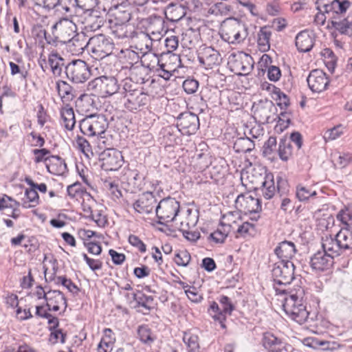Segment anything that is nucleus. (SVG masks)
<instances>
[{"label":"nucleus","mask_w":352,"mask_h":352,"mask_svg":"<svg viewBox=\"0 0 352 352\" xmlns=\"http://www.w3.org/2000/svg\"><path fill=\"white\" fill-rule=\"evenodd\" d=\"M295 266L289 260L276 263L272 269V276L274 282V288L276 294H285L286 286L294 279Z\"/></svg>","instance_id":"obj_1"},{"label":"nucleus","mask_w":352,"mask_h":352,"mask_svg":"<svg viewBox=\"0 0 352 352\" xmlns=\"http://www.w3.org/2000/svg\"><path fill=\"white\" fill-rule=\"evenodd\" d=\"M221 38L230 44H239L247 38L248 29L246 24L235 18H228L220 28Z\"/></svg>","instance_id":"obj_2"},{"label":"nucleus","mask_w":352,"mask_h":352,"mask_svg":"<svg viewBox=\"0 0 352 352\" xmlns=\"http://www.w3.org/2000/svg\"><path fill=\"white\" fill-rule=\"evenodd\" d=\"M322 241V248H326L334 255L340 256L346 250H352V230L349 228H342L334 237L325 236Z\"/></svg>","instance_id":"obj_3"},{"label":"nucleus","mask_w":352,"mask_h":352,"mask_svg":"<svg viewBox=\"0 0 352 352\" xmlns=\"http://www.w3.org/2000/svg\"><path fill=\"white\" fill-rule=\"evenodd\" d=\"M124 92L116 95V99H120L124 108L131 112L140 111L148 102V96L142 89H128L124 85Z\"/></svg>","instance_id":"obj_4"},{"label":"nucleus","mask_w":352,"mask_h":352,"mask_svg":"<svg viewBox=\"0 0 352 352\" xmlns=\"http://www.w3.org/2000/svg\"><path fill=\"white\" fill-rule=\"evenodd\" d=\"M283 309L292 320L298 324H303L309 319V313L306 306L302 300L295 294H291L285 298Z\"/></svg>","instance_id":"obj_5"},{"label":"nucleus","mask_w":352,"mask_h":352,"mask_svg":"<svg viewBox=\"0 0 352 352\" xmlns=\"http://www.w3.org/2000/svg\"><path fill=\"white\" fill-rule=\"evenodd\" d=\"M119 85L118 80L113 76H102L90 81L87 85V89L92 91L103 97L118 94Z\"/></svg>","instance_id":"obj_6"},{"label":"nucleus","mask_w":352,"mask_h":352,"mask_svg":"<svg viewBox=\"0 0 352 352\" xmlns=\"http://www.w3.org/2000/svg\"><path fill=\"white\" fill-rule=\"evenodd\" d=\"M179 202L175 198L167 197L162 199L155 208L157 223L164 225L165 222L175 220L179 211Z\"/></svg>","instance_id":"obj_7"},{"label":"nucleus","mask_w":352,"mask_h":352,"mask_svg":"<svg viewBox=\"0 0 352 352\" xmlns=\"http://www.w3.org/2000/svg\"><path fill=\"white\" fill-rule=\"evenodd\" d=\"M113 50V43L103 34H97L89 38V50L95 59H102L108 56Z\"/></svg>","instance_id":"obj_8"},{"label":"nucleus","mask_w":352,"mask_h":352,"mask_svg":"<svg viewBox=\"0 0 352 352\" xmlns=\"http://www.w3.org/2000/svg\"><path fill=\"white\" fill-rule=\"evenodd\" d=\"M67 78L74 83H83L91 76L89 65L84 60L78 59L68 63L65 68Z\"/></svg>","instance_id":"obj_9"},{"label":"nucleus","mask_w":352,"mask_h":352,"mask_svg":"<svg viewBox=\"0 0 352 352\" xmlns=\"http://www.w3.org/2000/svg\"><path fill=\"white\" fill-rule=\"evenodd\" d=\"M100 167L105 171H115L120 168L123 162L122 153L115 148H109L99 153Z\"/></svg>","instance_id":"obj_10"},{"label":"nucleus","mask_w":352,"mask_h":352,"mask_svg":"<svg viewBox=\"0 0 352 352\" xmlns=\"http://www.w3.org/2000/svg\"><path fill=\"white\" fill-rule=\"evenodd\" d=\"M322 249V252H317L310 259V265L316 272H322L330 268L333 265V258L338 256L326 248Z\"/></svg>","instance_id":"obj_11"},{"label":"nucleus","mask_w":352,"mask_h":352,"mask_svg":"<svg viewBox=\"0 0 352 352\" xmlns=\"http://www.w3.org/2000/svg\"><path fill=\"white\" fill-rule=\"evenodd\" d=\"M317 8L319 11L328 14V17L338 11L346 12L351 6L348 0H317Z\"/></svg>","instance_id":"obj_12"},{"label":"nucleus","mask_w":352,"mask_h":352,"mask_svg":"<svg viewBox=\"0 0 352 352\" xmlns=\"http://www.w3.org/2000/svg\"><path fill=\"white\" fill-rule=\"evenodd\" d=\"M199 63L208 69H212L214 66L219 65L222 58L220 53L212 47H204L201 48L198 54Z\"/></svg>","instance_id":"obj_13"},{"label":"nucleus","mask_w":352,"mask_h":352,"mask_svg":"<svg viewBox=\"0 0 352 352\" xmlns=\"http://www.w3.org/2000/svg\"><path fill=\"white\" fill-rule=\"evenodd\" d=\"M146 32V34H143L144 37H149L151 41L160 40L163 34L166 32L164 19L156 16L150 17L147 20Z\"/></svg>","instance_id":"obj_14"},{"label":"nucleus","mask_w":352,"mask_h":352,"mask_svg":"<svg viewBox=\"0 0 352 352\" xmlns=\"http://www.w3.org/2000/svg\"><path fill=\"white\" fill-rule=\"evenodd\" d=\"M307 81L309 89L316 93L324 91L329 84V80L326 73L320 69L312 70L309 74Z\"/></svg>","instance_id":"obj_15"},{"label":"nucleus","mask_w":352,"mask_h":352,"mask_svg":"<svg viewBox=\"0 0 352 352\" xmlns=\"http://www.w3.org/2000/svg\"><path fill=\"white\" fill-rule=\"evenodd\" d=\"M346 12L340 13L338 11L328 17V28H333L342 34H352L350 25V16L346 17Z\"/></svg>","instance_id":"obj_16"},{"label":"nucleus","mask_w":352,"mask_h":352,"mask_svg":"<svg viewBox=\"0 0 352 352\" xmlns=\"http://www.w3.org/2000/svg\"><path fill=\"white\" fill-rule=\"evenodd\" d=\"M263 344L267 349V352H291L292 346L271 333L263 336Z\"/></svg>","instance_id":"obj_17"},{"label":"nucleus","mask_w":352,"mask_h":352,"mask_svg":"<svg viewBox=\"0 0 352 352\" xmlns=\"http://www.w3.org/2000/svg\"><path fill=\"white\" fill-rule=\"evenodd\" d=\"M157 203L155 195L151 192H145L140 195L139 198L133 203V209L142 214L152 212Z\"/></svg>","instance_id":"obj_18"},{"label":"nucleus","mask_w":352,"mask_h":352,"mask_svg":"<svg viewBox=\"0 0 352 352\" xmlns=\"http://www.w3.org/2000/svg\"><path fill=\"white\" fill-rule=\"evenodd\" d=\"M64 45L72 55H79L83 53L85 48L89 50V39L84 33H76Z\"/></svg>","instance_id":"obj_19"},{"label":"nucleus","mask_w":352,"mask_h":352,"mask_svg":"<svg viewBox=\"0 0 352 352\" xmlns=\"http://www.w3.org/2000/svg\"><path fill=\"white\" fill-rule=\"evenodd\" d=\"M177 127L180 132L195 131L199 127V119L197 115L192 113H181L177 119Z\"/></svg>","instance_id":"obj_20"},{"label":"nucleus","mask_w":352,"mask_h":352,"mask_svg":"<svg viewBox=\"0 0 352 352\" xmlns=\"http://www.w3.org/2000/svg\"><path fill=\"white\" fill-rule=\"evenodd\" d=\"M236 204L245 213H257L261 210V203L259 199L252 195H241L237 197Z\"/></svg>","instance_id":"obj_21"},{"label":"nucleus","mask_w":352,"mask_h":352,"mask_svg":"<svg viewBox=\"0 0 352 352\" xmlns=\"http://www.w3.org/2000/svg\"><path fill=\"white\" fill-rule=\"evenodd\" d=\"M274 108V104L269 100H261L258 102H254L252 110L256 119L260 122H267L271 117L272 111Z\"/></svg>","instance_id":"obj_22"},{"label":"nucleus","mask_w":352,"mask_h":352,"mask_svg":"<svg viewBox=\"0 0 352 352\" xmlns=\"http://www.w3.org/2000/svg\"><path fill=\"white\" fill-rule=\"evenodd\" d=\"M53 28L58 29L57 38L59 44L61 45H65L76 34V27L70 21H65L64 22L56 23Z\"/></svg>","instance_id":"obj_23"},{"label":"nucleus","mask_w":352,"mask_h":352,"mask_svg":"<svg viewBox=\"0 0 352 352\" xmlns=\"http://www.w3.org/2000/svg\"><path fill=\"white\" fill-rule=\"evenodd\" d=\"M276 182L277 194L280 201V209L284 212L292 210L293 208L292 203L287 196L289 191L288 182L280 176L276 177Z\"/></svg>","instance_id":"obj_24"},{"label":"nucleus","mask_w":352,"mask_h":352,"mask_svg":"<svg viewBox=\"0 0 352 352\" xmlns=\"http://www.w3.org/2000/svg\"><path fill=\"white\" fill-rule=\"evenodd\" d=\"M305 345L322 351H334L340 346L339 344L336 342L327 341L316 337L307 338L305 340Z\"/></svg>","instance_id":"obj_25"},{"label":"nucleus","mask_w":352,"mask_h":352,"mask_svg":"<svg viewBox=\"0 0 352 352\" xmlns=\"http://www.w3.org/2000/svg\"><path fill=\"white\" fill-rule=\"evenodd\" d=\"M45 163L48 172L54 175H62L67 170L64 160L58 155H52L47 157Z\"/></svg>","instance_id":"obj_26"},{"label":"nucleus","mask_w":352,"mask_h":352,"mask_svg":"<svg viewBox=\"0 0 352 352\" xmlns=\"http://www.w3.org/2000/svg\"><path fill=\"white\" fill-rule=\"evenodd\" d=\"M274 252L281 261H290L296 254V249L293 242L283 241L275 248Z\"/></svg>","instance_id":"obj_27"},{"label":"nucleus","mask_w":352,"mask_h":352,"mask_svg":"<svg viewBox=\"0 0 352 352\" xmlns=\"http://www.w3.org/2000/svg\"><path fill=\"white\" fill-rule=\"evenodd\" d=\"M296 46L298 51L307 52L314 46V37L308 31H302L296 36Z\"/></svg>","instance_id":"obj_28"},{"label":"nucleus","mask_w":352,"mask_h":352,"mask_svg":"<svg viewBox=\"0 0 352 352\" xmlns=\"http://www.w3.org/2000/svg\"><path fill=\"white\" fill-rule=\"evenodd\" d=\"M264 180L261 182L263 196L266 199L272 198L277 192V186H275L274 175L271 173L264 170Z\"/></svg>","instance_id":"obj_29"},{"label":"nucleus","mask_w":352,"mask_h":352,"mask_svg":"<svg viewBox=\"0 0 352 352\" xmlns=\"http://www.w3.org/2000/svg\"><path fill=\"white\" fill-rule=\"evenodd\" d=\"M185 7L178 3H170L165 10L166 18L171 22H177L185 16Z\"/></svg>","instance_id":"obj_30"},{"label":"nucleus","mask_w":352,"mask_h":352,"mask_svg":"<svg viewBox=\"0 0 352 352\" xmlns=\"http://www.w3.org/2000/svg\"><path fill=\"white\" fill-rule=\"evenodd\" d=\"M221 305V311L219 313V316H214V318L218 320L221 324V327L226 328L224 322L226 320V315H230L234 309V305L231 302L230 299L226 296H221L219 299Z\"/></svg>","instance_id":"obj_31"},{"label":"nucleus","mask_w":352,"mask_h":352,"mask_svg":"<svg viewBox=\"0 0 352 352\" xmlns=\"http://www.w3.org/2000/svg\"><path fill=\"white\" fill-rule=\"evenodd\" d=\"M56 89L64 102L72 101L76 96V90L66 81H57Z\"/></svg>","instance_id":"obj_32"},{"label":"nucleus","mask_w":352,"mask_h":352,"mask_svg":"<svg viewBox=\"0 0 352 352\" xmlns=\"http://www.w3.org/2000/svg\"><path fill=\"white\" fill-rule=\"evenodd\" d=\"M183 341L187 346L188 352H201L199 337L191 330L184 332Z\"/></svg>","instance_id":"obj_33"},{"label":"nucleus","mask_w":352,"mask_h":352,"mask_svg":"<svg viewBox=\"0 0 352 352\" xmlns=\"http://www.w3.org/2000/svg\"><path fill=\"white\" fill-rule=\"evenodd\" d=\"M61 124L69 131L73 129L76 121L74 112L72 107L65 105L61 109Z\"/></svg>","instance_id":"obj_34"},{"label":"nucleus","mask_w":352,"mask_h":352,"mask_svg":"<svg viewBox=\"0 0 352 352\" xmlns=\"http://www.w3.org/2000/svg\"><path fill=\"white\" fill-rule=\"evenodd\" d=\"M94 138L100 150L111 148L114 146L113 135L111 133H89Z\"/></svg>","instance_id":"obj_35"},{"label":"nucleus","mask_w":352,"mask_h":352,"mask_svg":"<svg viewBox=\"0 0 352 352\" xmlns=\"http://www.w3.org/2000/svg\"><path fill=\"white\" fill-rule=\"evenodd\" d=\"M276 138L271 136L265 142L262 148L263 155L268 160L273 161L276 156Z\"/></svg>","instance_id":"obj_36"},{"label":"nucleus","mask_w":352,"mask_h":352,"mask_svg":"<svg viewBox=\"0 0 352 352\" xmlns=\"http://www.w3.org/2000/svg\"><path fill=\"white\" fill-rule=\"evenodd\" d=\"M133 299L138 306L145 308L150 311L154 307V298L151 296H146L140 291L133 294Z\"/></svg>","instance_id":"obj_37"},{"label":"nucleus","mask_w":352,"mask_h":352,"mask_svg":"<svg viewBox=\"0 0 352 352\" xmlns=\"http://www.w3.org/2000/svg\"><path fill=\"white\" fill-rule=\"evenodd\" d=\"M138 334L142 342L151 346L156 340L155 334L147 325H141L138 330Z\"/></svg>","instance_id":"obj_38"},{"label":"nucleus","mask_w":352,"mask_h":352,"mask_svg":"<svg viewBox=\"0 0 352 352\" xmlns=\"http://www.w3.org/2000/svg\"><path fill=\"white\" fill-rule=\"evenodd\" d=\"M113 34L118 38H133L135 34L133 28L129 24L116 25L113 30Z\"/></svg>","instance_id":"obj_39"},{"label":"nucleus","mask_w":352,"mask_h":352,"mask_svg":"<svg viewBox=\"0 0 352 352\" xmlns=\"http://www.w3.org/2000/svg\"><path fill=\"white\" fill-rule=\"evenodd\" d=\"M243 133V136L239 138L234 143L237 151L243 153L250 152L254 148V142L250 138Z\"/></svg>","instance_id":"obj_40"},{"label":"nucleus","mask_w":352,"mask_h":352,"mask_svg":"<svg viewBox=\"0 0 352 352\" xmlns=\"http://www.w3.org/2000/svg\"><path fill=\"white\" fill-rule=\"evenodd\" d=\"M271 32L267 27L261 28L258 33L257 43L259 46L260 50L266 52L270 49V38L271 36Z\"/></svg>","instance_id":"obj_41"},{"label":"nucleus","mask_w":352,"mask_h":352,"mask_svg":"<svg viewBox=\"0 0 352 352\" xmlns=\"http://www.w3.org/2000/svg\"><path fill=\"white\" fill-rule=\"evenodd\" d=\"M230 226L222 224L217 229V230L209 235L208 239L216 243H223L228 236Z\"/></svg>","instance_id":"obj_42"},{"label":"nucleus","mask_w":352,"mask_h":352,"mask_svg":"<svg viewBox=\"0 0 352 352\" xmlns=\"http://www.w3.org/2000/svg\"><path fill=\"white\" fill-rule=\"evenodd\" d=\"M232 7L223 2L216 3L212 5L208 10V14L218 16H225L229 14Z\"/></svg>","instance_id":"obj_43"},{"label":"nucleus","mask_w":352,"mask_h":352,"mask_svg":"<svg viewBox=\"0 0 352 352\" xmlns=\"http://www.w3.org/2000/svg\"><path fill=\"white\" fill-rule=\"evenodd\" d=\"M317 195V192L312 188H309L299 184L296 186V196L300 201H308L309 198Z\"/></svg>","instance_id":"obj_44"},{"label":"nucleus","mask_w":352,"mask_h":352,"mask_svg":"<svg viewBox=\"0 0 352 352\" xmlns=\"http://www.w3.org/2000/svg\"><path fill=\"white\" fill-rule=\"evenodd\" d=\"M175 65L172 64L170 62H161L160 64L156 68V72L158 76L163 78L164 80H169L173 75V72L175 71Z\"/></svg>","instance_id":"obj_45"},{"label":"nucleus","mask_w":352,"mask_h":352,"mask_svg":"<svg viewBox=\"0 0 352 352\" xmlns=\"http://www.w3.org/2000/svg\"><path fill=\"white\" fill-rule=\"evenodd\" d=\"M272 98L276 102L277 105L280 109H286L289 104V99L288 96L283 93L279 88L272 85Z\"/></svg>","instance_id":"obj_46"},{"label":"nucleus","mask_w":352,"mask_h":352,"mask_svg":"<svg viewBox=\"0 0 352 352\" xmlns=\"http://www.w3.org/2000/svg\"><path fill=\"white\" fill-rule=\"evenodd\" d=\"M108 122L103 115L92 114V132H106Z\"/></svg>","instance_id":"obj_47"},{"label":"nucleus","mask_w":352,"mask_h":352,"mask_svg":"<svg viewBox=\"0 0 352 352\" xmlns=\"http://www.w3.org/2000/svg\"><path fill=\"white\" fill-rule=\"evenodd\" d=\"M292 148L289 141L286 139H281L278 149V155L283 161L286 162L292 155Z\"/></svg>","instance_id":"obj_48"},{"label":"nucleus","mask_w":352,"mask_h":352,"mask_svg":"<svg viewBox=\"0 0 352 352\" xmlns=\"http://www.w3.org/2000/svg\"><path fill=\"white\" fill-rule=\"evenodd\" d=\"M252 58L247 54H242L239 58L236 60L235 65L236 67L240 68L241 71L248 73L252 67Z\"/></svg>","instance_id":"obj_49"},{"label":"nucleus","mask_w":352,"mask_h":352,"mask_svg":"<svg viewBox=\"0 0 352 352\" xmlns=\"http://www.w3.org/2000/svg\"><path fill=\"white\" fill-rule=\"evenodd\" d=\"M48 298H47L46 303H51L52 304H60L63 303L65 307H67V300L66 298L64 296L63 293L60 292L59 290H50L48 292V295L47 296Z\"/></svg>","instance_id":"obj_50"},{"label":"nucleus","mask_w":352,"mask_h":352,"mask_svg":"<svg viewBox=\"0 0 352 352\" xmlns=\"http://www.w3.org/2000/svg\"><path fill=\"white\" fill-rule=\"evenodd\" d=\"M67 192V195L72 199H78L87 193L86 189L83 188L80 183L78 182L68 186Z\"/></svg>","instance_id":"obj_51"},{"label":"nucleus","mask_w":352,"mask_h":352,"mask_svg":"<svg viewBox=\"0 0 352 352\" xmlns=\"http://www.w3.org/2000/svg\"><path fill=\"white\" fill-rule=\"evenodd\" d=\"M180 285H182L185 294H186L188 299L192 302H199L203 299L202 296L197 292V288L195 287L189 286L183 282H181Z\"/></svg>","instance_id":"obj_52"},{"label":"nucleus","mask_w":352,"mask_h":352,"mask_svg":"<svg viewBox=\"0 0 352 352\" xmlns=\"http://www.w3.org/2000/svg\"><path fill=\"white\" fill-rule=\"evenodd\" d=\"M142 62L146 64L147 67L153 69L160 64L162 60L155 54L149 53L144 55Z\"/></svg>","instance_id":"obj_53"},{"label":"nucleus","mask_w":352,"mask_h":352,"mask_svg":"<svg viewBox=\"0 0 352 352\" xmlns=\"http://www.w3.org/2000/svg\"><path fill=\"white\" fill-rule=\"evenodd\" d=\"M57 60H63V58L58 54V53L52 52L49 56L48 61L52 68V71L55 75H59L62 71L61 67L59 66V63L56 61Z\"/></svg>","instance_id":"obj_54"},{"label":"nucleus","mask_w":352,"mask_h":352,"mask_svg":"<svg viewBox=\"0 0 352 352\" xmlns=\"http://www.w3.org/2000/svg\"><path fill=\"white\" fill-rule=\"evenodd\" d=\"M351 159V157L349 154L341 155L338 153L333 156L332 161L338 168H342L349 164Z\"/></svg>","instance_id":"obj_55"},{"label":"nucleus","mask_w":352,"mask_h":352,"mask_svg":"<svg viewBox=\"0 0 352 352\" xmlns=\"http://www.w3.org/2000/svg\"><path fill=\"white\" fill-rule=\"evenodd\" d=\"M129 184L138 187L141 184L142 177L137 170H129L126 173Z\"/></svg>","instance_id":"obj_56"},{"label":"nucleus","mask_w":352,"mask_h":352,"mask_svg":"<svg viewBox=\"0 0 352 352\" xmlns=\"http://www.w3.org/2000/svg\"><path fill=\"white\" fill-rule=\"evenodd\" d=\"M337 219L350 228L349 223L352 221V210L347 208L342 209L337 214Z\"/></svg>","instance_id":"obj_57"},{"label":"nucleus","mask_w":352,"mask_h":352,"mask_svg":"<svg viewBox=\"0 0 352 352\" xmlns=\"http://www.w3.org/2000/svg\"><path fill=\"white\" fill-rule=\"evenodd\" d=\"M76 144L81 152L83 153L87 157H89V153H91V155H93L91 146L86 139L78 135L76 138Z\"/></svg>","instance_id":"obj_58"},{"label":"nucleus","mask_w":352,"mask_h":352,"mask_svg":"<svg viewBox=\"0 0 352 352\" xmlns=\"http://www.w3.org/2000/svg\"><path fill=\"white\" fill-rule=\"evenodd\" d=\"M190 261V255L187 251H182L175 256L174 261L179 266L186 267Z\"/></svg>","instance_id":"obj_59"},{"label":"nucleus","mask_w":352,"mask_h":352,"mask_svg":"<svg viewBox=\"0 0 352 352\" xmlns=\"http://www.w3.org/2000/svg\"><path fill=\"white\" fill-rule=\"evenodd\" d=\"M76 6L84 10H92L97 6L100 0H75Z\"/></svg>","instance_id":"obj_60"},{"label":"nucleus","mask_w":352,"mask_h":352,"mask_svg":"<svg viewBox=\"0 0 352 352\" xmlns=\"http://www.w3.org/2000/svg\"><path fill=\"white\" fill-rule=\"evenodd\" d=\"M129 243L133 247L136 248L140 252H145L146 250V245L136 235L130 234L128 239Z\"/></svg>","instance_id":"obj_61"},{"label":"nucleus","mask_w":352,"mask_h":352,"mask_svg":"<svg viewBox=\"0 0 352 352\" xmlns=\"http://www.w3.org/2000/svg\"><path fill=\"white\" fill-rule=\"evenodd\" d=\"M19 202L8 196L6 195L4 197H0V210L19 207Z\"/></svg>","instance_id":"obj_62"},{"label":"nucleus","mask_w":352,"mask_h":352,"mask_svg":"<svg viewBox=\"0 0 352 352\" xmlns=\"http://www.w3.org/2000/svg\"><path fill=\"white\" fill-rule=\"evenodd\" d=\"M198 87V81L194 79H186L183 82V88L188 94L195 93L197 90Z\"/></svg>","instance_id":"obj_63"},{"label":"nucleus","mask_w":352,"mask_h":352,"mask_svg":"<svg viewBox=\"0 0 352 352\" xmlns=\"http://www.w3.org/2000/svg\"><path fill=\"white\" fill-rule=\"evenodd\" d=\"M90 219L94 221L100 227H104L107 223L105 215H104L102 211L100 210L94 211V214Z\"/></svg>","instance_id":"obj_64"}]
</instances>
